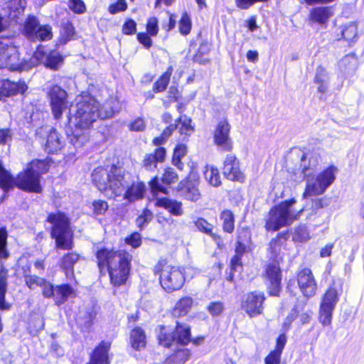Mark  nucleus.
<instances>
[{"label": "nucleus", "mask_w": 364, "mask_h": 364, "mask_svg": "<svg viewBox=\"0 0 364 364\" xmlns=\"http://www.w3.org/2000/svg\"><path fill=\"white\" fill-rule=\"evenodd\" d=\"M46 222L50 225L49 234L55 241V247L68 251L59 259L60 269L66 275L73 274L75 266L80 259V255L75 251H70L75 247L70 218L65 212L58 210L48 213Z\"/></svg>", "instance_id": "obj_1"}, {"label": "nucleus", "mask_w": 364, "mask_h": 364, "mask_svg": "<svg viewBox=\"0 0 364 364\" xmlns=\"http://www.w3.org/2000/svg\"><path fill=\"white\" fill-rule=\"evenodd\" d=\"M75 112L68 116L73 129L67 134L69 141L75 147H82L89 140V131L100 117L99 103L88 91H82L77 97Z\"/></svg>", "instance_id": "obj_2"}, {"label": "nucleus", "mask_w": 364, "mask_h": 364, "mask_svg": "<svg viewBox=\"0 0 364 364\" xmlns=\"http://www.w3.org/2000/svg\"><path fill=\"white\" fill-rule=\"evenodd\" d=\"M100 275L108 274L114 290L127 284L131 274L132 256L125 250L98 247L95 252Z\"/></svg>", "instance_id": "obj_3"}, {"label": "nucleus", "mask_w": 364, "mask_h": 364, "mask_svg": "<svg viewBox=\"0 0 364 364\" xmlns=\"http://www.w3.org/2000/svg\"><path fill=\"white\" fill-rule=\"evenodd\" d=\"M91 178L98 191L109 198L120 196L124 189L125 174L117 164L97 166L92 172Z\"/></svg>", "instance_id": "obj_4"}, {"label": "nucleus", "mask_w": 364, "mask_h": 364, "mask_svg": "<svg viewBox=\"0 0 364 364\" xmlns=\"http://www.w3.org/2000/svg\"><path fill=\"white\" fill-rule=\"evenodd\" d=\"M53 162L49 157L31 160L25 168L16 174V188L26 193H41V176L49 171Z\"/></svg>", "instance_id": "obj_5"}, {"label": "nucleus", "mask_w": 364, "mask_h": 364, "mask_svg": "<svg viewBox=\"0 0 364 364\" xmlns=\"http://www.w3.org/2000/svg\"><path fill=\"white\" fill-rule=\"evenodd\" d=\"M296 203L294 198L283 200L273 205L268 211L265 218L264 229L267 232H274L282 228L290 225L299 220L304 212L302 208L295 214H291L290 208Z\"/></svg>", "instance_id": "obj_6"}, {"label": "nucleus", "mask_w": 364, "mask_h": 364, "mask_svg": "<svg viewBox=\"0 0 364 364\" xmlns=\"http://www.w3.org/2000/svg\"><path fill=\"white\" fill-rule=\"evenodd\" d=\"M156 339L159 346L167 349L171 348L173 345L187 346L191 341V326L178 321H176L172 330L165 325H159Z\"/></svg>", "instance_id": "obj_7"}, {"label": "nucleus", "mask_w": 364, "mask_h": 364, "mask_svg": "<svg viewBox=\"0 0 364 364\" xmlns=\"http://www.w3.org/2000/svg\"><path fill=\"white\" fill-rule=\"evenodd\" d=\"M155 275L159 276L162 289L171 294L182 288L185 283V274L180 268L168 264L166 259H160L154 268Z\"/></svg>", "instance_id": "obj_8"}, {"label": "nucleus", "mask_w": 364, "mask_h": 364, "mask_svg": "<svg viewBox=\"0 0 364 364\" xmlns=\"http://www.w3.org/2000/svg\"><path fill=\"white\" fill-rule=\"evenodd\" d=\"M251 242V232L247 227L238 226L235 233V254L230 258L225 280L235 284V273L238 269H242V257L247 252Z\"/></svg>", "instance_id": "obj_9"}, {"label": "nucleus", "mask_w": 364, "mask_h": 364, "mask_svg": "<svg viewBox=\"0 0 364 364\" xmlns=\"http://www.w3.org/2000/svg\"><path fill=\"white\" fill-rule=\"evenodd\" d=\"M343 293V282L333 280L322 295L318 309V321L323 326L331 324L333 312Z\"/></svg>", "instance_id": "obj_10"}, {"label": "nucleus", "mask_w": 364, "mask_h": 364, "mask_svg": "<svg viewBox=\"0 0 364 364\" xmlns=\"http://www.w3.org/2000/svg\"><path fill=\"white\" fill-rule=\"evenodd\" d=\"M22 72L32 68L26 60H20L18 48L6 38H0V69Z\"/></svg>", "instance_id": "obj_11"}, {"label": "nucleus", "mask_w": 364, "mask_h": 364, "mask_svg": "<svg viewBox=\"0 0 364 364\" xmlns=\"http://www.w3.org/2000/svg\"><path fill=\"white\" fill-rule=\"evenodd\" d=\"M282 262L283 258H271L263 267L262 277L269 296L279 297L282 291Z\"/></svg>", "instance_id": "obj_12"}, {"label": "nucleus", "mask_w": 364, "mask_h": 364, "mask_svg": "<svg viewBox=\"0 0 364 364\" xmlns=\"http://www.w3.org/2000/svg\"><path fill=\"white\" fill-rule=\"evenodd\" d=\"M298 287L301 295L306 299H309L316 295L318 284L312 270L307 267L299 268L295 274L294 279L289 281L287 289L294 294V284Z\"/></svg>", "instance_id": "obj_13"}, {"label": "nucleus", "mask_w": 364, "mask_h": 364, "mask_svg": "<svg viewBox=\"0 0 364 364\" xmlns=\"http://www.w3.org/2000/svg\"><path fill=\"white\" fill-rule=\"evenodd\" d=\"M22 35L31 42L47 41L53 38L51 26L48 24L41 25L34 15H28L23 23Z\"/></svg>", "instance_id": "obj_14"}, {"label": "nucleus", "mask_w": 364, "mask_h": 364, "mask_svg": "<svg viewBox=\"0 0 364 364\" xmlns=\"http://www.w3.org/2000/svg\"><path fill=\"white\" fill-rule=\"evenodd\" d=\"M337 170L333 164L324 168L317 175L315 182L306 184L302 195L303 198L323 194L335 181Z\"/></svg>", "instance_id": "obj_15"}, {"label": "nucleus", "mask_w": 364, "mask_h": 364, "mask_svg": "<svg viewBox=\"0 0 364 364\" xmlns=\"http://www.w3.org/2000/svg\"><path fill=\"white\" fill-rule=\"evenodd\" d=\"M199 184L200 176L198 171L192 167L186 177L178 183L176 191L183 199L196 202L201 197L198 188Z\"/></svg>", "instance_id": "obj_16"}, {"label": "nucleus", "mask_w": 364, "mask_h": 364, "mask_svg": "<svg viewBox=\"0 0 364 364\" xmlns=\"http://www.w3.org/2000/svg\"><path fill=\"white\" fill-rule=\"evenodd\" d=\"M179 176L171 167L167 166L164 168L161 178L154 176L149 181L148 185L151 193L154 196L159 193L168 194V188H172L178 182Z\"/></svg>", "instance_id": "obj_17"}, {"label": "nucleus", "mask_w": 364, "mask_h": 364, "mask_svg": "<svg viewBox=\"0 0 364 364\" xmlns=\"http://www.w3.org/2000/svg\"><path fill=\"white\" fill-rule=\"evenodd\" d=\"M230 130V124L226 118H224L217 123L213 132V144L221 152L230 153L233 150Z\"/></svg>", "instance_id": "obj_18"}, {"label": "nucleus", "mask_w": 364, "mask_h": 364, "mask_svg": "<svg viewBox=\"0 0 364 364\" xmlns=\"http://www.w3.org/2000/svg\"><path fill=\"white\" fill-rule=\"evenodd\" d=\"M47 97L54 119H60L67 108L68 92L60 85L53 84L48 87Z\"/></svg>", "instance_id": "obj_19"}, {"label": "nucleus", "mask_w": 364, "mask_h": 364, "mask_svg": "<svg viewBox=\"0 0 364 364\" xmlns=\"http://www.w3.org/2000/svg\"><path fill=\"white\" fill-rule=\"evenodd\" d=\"M266 299L263 291L256 290L250 291L241 301V309L250 318L257 317L264 313Z\"/></svg>", "instance_id": "obj_20"}, {"label": "nucleus", "mask_w": 364, "mask_h": 364, "mask_svg": "<svg viewBox=\"0 0 364 364\" xmlns=\"http://www.w3.org/2000/svg\"><path fill=\"white\" fill-rule=\"evenodd\" d=\"M240 161L235 154H228L223 162L222 171L224 177L227 180L243 183L246 176L240 170Z\"/></svg>", "instance_id": "obj_21"}, {"label": "nucleus", "mask_w": 364, "mask_h": 364, "mask_svg": "<svg viewBox=\"0 0 364 364\" xmlns=\"http://www.w3.org/2000/svg\"><path fill=\"white\" fill-rule=\"evenodd\" d=\"M333 16V11L331 6H315L309 10L307 21L311 26H317L326 28Z\"/></svg>", "instance_id": "obj_22"}, {"label": "nucleus", "mask_w": 364, "mask_h": 364, "mask_svg": "<svg viewBox=\"0 0 364 364\" xmlns=\"http://www.w3.org/2000/svg\"><path fill=\"white\" fill-rule=\"evenodd\" d=\"M111 346V341H100L90 353L89 360L86 364H111L109 356Z\"/></svg>", "instance_id": "obj_23"}, {"label": "nucleus", "mask_w": 364, "mask_h": 364, "mask_svg": "<svg viewBox=\"0 0 364 364\" xmlns=\"http://www.w3.org/2000/svg\"><path fill=\"white\" fill-rule=\"evenodd\" d=\"M193 223L199 232L211 237L218 249L222 250L225 247L226 244L223 236L220 233L214 231L215 227L212 223L202 217L197 218L193 221Z\"/></svg>", "instance_id": "obj_24"}, {"label": "nucleus", "mask_w": 364, "mask_h": 364, "mask_svg": "<svg viewBox=\"0 0 364 364\" xmlns=\"http://www.w3.org/2000/svg\"><path fill=\"white\" fill-rule=\"evenodd\" d=\"M27 90L28 85L23 80L15 82L8 79L4 80L1 81L0 87V101L18 94L23 95Z\"/></svg>", "instance_id": "obj_25"}, {"label": "nucleus", "mask_w": 364, "mask_h": 364, "mask_svg": "<svg viewBox=\"0 0 364 364\" xmlns=\"http://www.w3.org/2000/svg\"><path fill=\"white\" fill-rule=\"evenodd\" d=\"M194 306L192 296L186 295L180 297L171 309V314L175 318H181L190 314Z\"/></svg>", "instance_id": "obj_26"}, {"label": "nucleus", "mask_w": 364, "mask_h": 364, "mask_svg": "<svg viewBox=\"0 0 364 364\" xmlns=\"http://www.w3.org/2000/svg\"><path fill=\"white\" fill-rule=\"evenodd\" d=\"M287 343L285 332L280 333L276 338L275 346L264 358L265 364H280L282 355Z\"/></svg>", "instance_id": "obj_27"}, {"label": "nucleus", "mask_w": 364, "mask_h": 364, "mask_svg": "<svg viewBox=\"0 0 364 364\" xmlns=\"http://www.w3.org/2000/svg\"><path fill=\"white\" fill-rule=\"evenodd\" d=\"M289 238V230L280 232L272 238L269 244L267 251L271 255V258H282L279 254L282 248H285Z\"/></svg>", "instance_id": "obj_28"}, {"label": "nucleus", "mask_w": 364, "mask_h": 364, "mask_svg": "<svg viewBox=\"0 0 364 364\" xmlns=\"http://www.w3.org/2000/svg\"><path fill=\"white\" fill-rule=\"evenodd\" d=\"M166 155V150L164 147H157L154 150L153 153L145 155L142 161V166L146 170L152 171L156 168L159 163L164 162Z\"/></svg>", "instance_id": "obj_29"}, {"label": "nucleus", "mask_w": 364, "mask_h": 364, "mask_svg": "<svg viewBox=\"0 0 364 364\" xmlns=\"http://www.w3.org/2000/svg\"><path fill=\"white\" fill-rule=\"evenodd\" d=\"M130 346L136 351L144 350L146 347V334L141 326H134L129 333Z\"/></svg>", "instance_id": "obj_30"}, {"label": "nucleus", "mask_w": 364, "mask_h": 364, "mask_svg": "<svg viewBox=\"0 0 364 364\" xmlns=\"http://www.w3.org/2000/svg\"><path fill=\"white\" fill-rule=\"evenodd\" d=\"M156 207L166 209L170 214L175 216H180L183 213V204L176 200H172L166 197L156 198Z\"/></svg>", "instance_id": "obj_31"}, {"label": "nucleus", "mask_w": 364, "mask_h": 364, "mask_svg": "<svg viewBox=\"0 0 364 364\" xmlns=\"http://www.w3.org/2000/svg\"><path fill=\"white\" fill-rule=\"evenodd\" d=\"M63 142L60 140L55 128H51L46 136L44 150L48 154H56L63 148Z\"/></svg>", "instance_id": "obj_32"}, {"label": "nucleus", "mask_w": 364, "mask_h": 364, "mask_svg": "<svg viewBox=\"0 0 364 364\" xmlns=\"http://www.w3.org/2000/svg\"><path fill=\"white\" fill-rule=\"evenodd\" d=\"M73 287L68 283L61 284L55 287L54 301L55 304L60 306L65 304L70 296H75Z\"/></svg>", "instance_id": "obj_33"}, {"label": "nucleus", "mask_w": 364, "mask_h": 364, "mask_svg": "<svg viewBox=\"0 0 364 364\" xmlns=\"http://www.w3.org/2000/svg\"><path fill=\"white\" fill-rule=\"evenodd\" d=\"M146 192L145 184L142 181L132 183L124 193V198L129 202L144 198Z\"/></svg>", "instance_id": "obj_34"}, {"label": "nucleus", "mask_w": 364, "mask_h": 364, "mask_svg": "<svg viewBox=\"0 0 364 364\" xmlns=\"http://www.w3.org/2000/svg\"><path fill=\"white\" fill-rule=\"evenodd\" d=\"M64 60L65 57L63 55L55 50H52L47 53L43 64L45 68L57 71L60 69L64 63Z\"/></svg>", "instance_id": "obj_35"}, {"label": "nucleus", "mask_w": 364, "mask_h": 364, "mask_svg": "<svg viewBox=\"0 0 364 364\" xmlns=\"http://www.w3.org/2000/svg\"><path fill=\"white\" fill-rule=\"evenodd\" d=\"M8 269L4 267L0 268V310L8 311L11 309V304L6 301L7 291Z\"/></svg>", "instance_id": "obj_36"}, {"label": "nucleus", "mask_w": 364, "mask_h": 364, "mask_svg": "<svg viewBox=\"0 0 364 364\" xmlns=\"http://www.w3.org/2000/svg\"><path fill=\"white\" fill-rule=\"evenodd\" d=\"M191 355L188 348H178L168 355L164 361V364H184Z\"/></svg>", "instance_id": "obj_37"}, {"label": "nucleus", "mask_w": 364, "mask_h": 364, "mask_svg": "<svg viewBox=\"0 0 364 364\" xmlns=\"http://www.w3.org/2000/svg\"><path fill=\"white\" fill-rule=\"evenodd\" d=\"M173 72V66H168L166 70L154 82L152 87L154 92H164L168 88L171 77Z\"/></svg>", "instance_id": "obj_38"}, {"label": "nucleus", "mask_w": 364, "mask_h": 364, "mask_svg": "<svg viewBox=\"0 0 364 364\" xmlns=\"http://www.w3.org/2000/svg\"><path fill=\"white\" fill-rule=\"evenodd\" d=\"M75 28L71 21L63 22L60 25L59 41L65 45L75 39Z\"/></svg>", "instance_id": "obj_39"}, {"label": "nucleus", "mask_w": 364, "mask_h": 364, "mask_svg": "<svg viewBox=\"0 0 364 364\" xmlns=\"http://www.w3.org/2000/svg\"><path fill=\"white\" fill-rule=\"evenodd\" d=\"M222 220V229L224 232L231 234L235 228V218L233 212L229 209H225L220 214Z\"/></svg>", "instance_id": "obj_40"}, {"label": "nucleus", "mask_w": 364, "mask_h": 364, "mask_svg": "<svg viewBox=\"0 0 364 364\" xmlns=\"http://www.w3.org/2000/svg\"><path fill=\"white\" fill-rule=\"evenodd\" d=\"M358 38V26L355 23H350L341 28V37L338 40H343L350 46Z\"/></svg>", "instance_id": "obj_41"}, {"label": "nucleus", "mask_w": 364, "mask_h": 364, "mask_svg": "<svg viewBox=\"0 0 364 364\" xmlns=\"http://www.w3.org/2000/svg\"><path fill=\"white\" fill-rule=\"evenodd\" d=\"M186 154L187 146L183 144H178L173 149L171 156V164L180 171L183 169L184 164L182 162V158H183Z\"/></svg>", "instance_id": "obj_42"}, {"label": "nucleus", "mask_w": 364, "mask_h": 364, "mask_svg": "<svg viewBox=\"0 0 364 364\" xmlns=\"http://www.w3.org/2000/svg\"><path fill=\"white\" fill-rule=\"evenodd\" d=\"M358 65V58L355 53L347 54L339 60V66L344 70H355Z\"/></svg>", "instance_id": "obj_43"}, {"label": "nucleus", "mask_w": 364, "mask_h": 364, "mask_svg": "<svg viewBox=\"0 0 364 364\" xmlns=\"http://www.w3.org/2000/svg\"><path fill=\"white\" fill-rule=\"evenodd\" d=\"M180 124L178 132L180 134L190 136L194 132V127L191 124L192 120L185 114H182L176 119Z\"/></svg>", "instance_id": "obj_44"}, {"label": "nucleus", "mask_w": 364, "mask_h": 364, "mask_svg": "<svg viewBox=\"0 0 364 364\" xmlns=\"http://www.w3.org/2000/svg\"><path fill=\"white\" fill-rule=\"evenodd\" d=\"M26 0H10L9 2V16L11 18H18L25 11Z\"/></svg>", "instance_id": "obj_45"}, {"label": "nucleus", "mask_w": 364, "mask_h": 364, "mask_svg": "<svg viewBox=\"0 0 364 364\" xmlns=\"http://www.w3.org/2000/svg\"><path fill=\"white\" fill-rule=\"evenodd\" d=\"M192 21L189 14L184 11L178 21V31L183 36L189 35L192 30Z\"/></svg>", "instance_id": "obj_46"}, {"label": "nucleus", "mask_w": 364, "mask_h": 364, "mask_svg": "<svg viewBox=\"0 0 364 364\" xmlns=\"http://www.w3.org/2000/svg\"><path fill=\"white\" fill-rule=\"evenodd\" d=\"M204 175L210 185L214 187H218L221 185L220 175L216 167H206Z\"/></svg>", "instance_id": "obj_47"}, {"label": "nucleus", "mask_w": 364, "mask_h": 364, "mask_svg": "<svg viewBox=\"0 0 364 364\" xmlns=\"http://www.w3.org/2000/svg\"><path fill=\"white\" fill-rule=\"evenodd\" d=\"M182 97L181 92L177 85L169 87L166 95V100H163L165 107H168L172 103L178 102Z\"/></svg>", "instance_id": "obj_48"}, {"label": "nucleus", "mask_w": 364, "mask_h": 364, "mask_svg": "<svg viewBox=\"0 0 364 364\" xmlns=\"http://www.w3.org/2000/svg\"><path fill=\"white\" fill-rule=\"evenodd\" d=\"M97 316V311L94 309L87 311L83 316L84 322L79 325V328L82 332H90Z\"/></svg>", "instance_id": "obj_49"}, {"label": "nucleus", "mask_w": 364, "mask_h": 364, "mask_svg": "<svg viewBox=\"0 0 364 364\" xmlns=\"http://www.w3.org/2000/svg\"><path fill=\"white\" fill-rule=\"evenodd\" d=\"M153 218V212L147 208H144L141 213L136 219V226L140 230H143L152 220Z\"/></svg>", "instance_id": "obj_50"}, {"label": "nucleus", "mask_w": 364, "mask_h": 364, "mask_svg": "<svg viewBox=\"0 0 364 364\" xmlns=\"http://www.w3.org/2000/svg\"><path fill=\"white\" fill-rule=\"evenodd\" d=\"M310 239L309 232L305 225H299L294 228L292 240L295 242H304Z\"/></svg>", "instance_id": "obj_51"}, {"label": "nucleus", "mask_w": 364, "mask_h": 364, "mask_svg": "<svg viewBox=\"0 0 364 364\" xmlns=\"http://www.w3.org/2000/svg\"><path fill=\"white\" fill-rule=\"evenodd\" d=\"M9 235L6 227L0 228V259H6L9 257V252L7 250V239Z\"/></svg>", "instance_id": "obj_52"}, {"label": "nucleus", "mask_w": 364, "mask_h": 364, "mask_svg": "<svg viewBox=\"0 0 364 364\" xmlns=\"http://www.w3.org/2000/svg\"><path fill=\"white\" fill-rule=\"evenodd\" d=\"M124 241L132 249H137L142 245V236L139 232L134 231L125 237Z\"/></svg>", "instance_id": "obj_53"}, {"label": "nucleus", "mask_w": 364, "mask_h": 364, "mask_svg": "<svg viewBox=\"0 0 364 364\" xmlns=\"http://www.w3.org/2000/svg\"><path fill=\"white\" fill-rule=\"evenodd\" d=\"M69 9L75 14H82L86 12L87 6L83 0H68Z\"/></svg>", "instance_id": "obj_54"}, {"label": "nucleus", "mask_w": 364, "mask_h": 364, "mask_svg": "<svg viewBox=\"0 0 364 364\" xmlns=\"http://www.w3.org/2000/svg\"><path fill=\"white\" fill-rule=\"evenodd\" d=\"M128 9V5L126 0H117L115 2L112 3L107 8V11L112 15L124 12Z\"/></svg>", "instance_id": "obj_55"}, {"label": "nucleus", "mask_w": 364, "mask_h": 364, "mask_svg": "<svg viewBox=\"0 0 364 364\" xmlns=\"http://www.w3.org/2000/svg\"><path fill=\"white\" fill-rule=\"evenodd\" d=\"M92 205V213L96 215H104L109 208L108 203L103 200H95Z\"/></svg>", "instance_id": "obj_56"}, {"label": "nucleus", "mask_w": 364, "mask_h": 364, "mask_svg": "<svg viewBox=\"0 0 364 364\" xmlns=\"http://www.w3.org/2000/svg\"><path fill=\"white\" fill-rule=\"evenodd\" d=\"M40 287H41L42 295L44 298L50 299L54 297L55 287L46 279L43 278Z\"/></svg>", "instance_id": "obj_57"}, {"label": "nucleus", "mask_w": 364, "mask_h": 364, "mask_svg": "<svg viewBox=\"0 0 364 364\" xmlns=\"http://www.w3.org/2000/svg\"><path fill=\"white\" fill-rule=\"evenodd\" d=\"M159 28L158 19L155 16H151L147 19L146 23V32L151 36H156L159 33Z\"/></svg>", "instance_id": "obj_58"}, {"label": "nucleus", "mask_w": 364, "mask_h": 364, "mask_svg": "<svg viewBox=\"0 0 364 364\" xmlns=\"http://www.w3.org/2000/svg\"><path fill=\"white\" fill-rule=\"evenodd\" d=\"M224 309V304L220 301H212L207 306V311L213 316H218L222 314Z\"/></svg>", "instance_id": "obj_59"}, {"label": "nucleus", "mask_w": 364, "mask_h": 364, "mask_svg": "<svg viewBox=\"0 0 364 364\" xmlns=\"http://www.w3.org/2000/svg\"><path fill=\"white\" fill-rule=\"evenodd\" d=\"M122 32L124 35L132 36L136 32V23L132 18H127L122 27Z\"/></svg>", "instance_id": "obj_60"}, {"label": "nucleus", "mask_w": 364, "mask_h": 364, "mask_svg": "<svg viewBox=\"0 0 364 364\" xmlns=\"http://www.w3.org/2000/svg\"><path fill=\"white\" fill-rule=\"evenodd\" d=\"M43 278L39 277L36 274L27 275L24 279L26 286L29 289H34L35 288L40 287Z\"/></svg>", "instance_id": "obj_61"}, {"label": "nucleus", "mask_w": 364, "mask_h": 364, "mask_svg": "<svg viewBox=\"0 0 364 364\" xmlns=\"http://www.w3.org/2000/svg\"><path fill=\"white\" fill-rule=\"evenodd\" d=\"M136 39L144 48L149 50L152 46L153 42L151 36L145 32H139L136 34Z\"/></svg>", "instance_id": "obj_62"}, {"label": "nucleus", "mask_w": 364, "mask_h": 364, "mask_svg": "<svg viewBox=\"0 0 364 364\" xmlns=\"http://www.w3.org/2000/svg\"><path fill=\"white\" fill-rule=\"evenodd\" d=\"M145 127V122L141 117L135 118L129 124V129L132 132H143Z\"/></svg>", "instance_id": "obj_63"}, {"label": "nucleus", "mask_w": 364, "mask_h": 364, "mask_svg": "<svg viewBox=\"0 0 364 364\" xmlns=\"http://www.w3.org/2000/svg\"><path fill=\"white\" fill-rule=\"evenodd\" d=\"M328 199L326 197L316 198L311 200V209L317 211L328 205Z\"/></svg>", "instance_id": "obj_64"}]
</instances>
